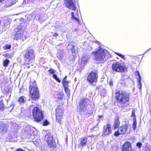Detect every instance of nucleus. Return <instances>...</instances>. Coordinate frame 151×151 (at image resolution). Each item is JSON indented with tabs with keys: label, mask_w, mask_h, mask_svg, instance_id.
<instances>
[{
	"label": "nucleus",
	"mask_w": 151,
	"mask_h": 151,
	"mask_svg": "<svg viewBox=\"0 0 151 151\" xmlns=\"http://www.w3.org/2000/svg\"><path fill=\"white\" fill-rule=\"evenodd\" d=\"M136 73H137V75H138L137 80L138 81V84L139 85L138 87L139 89H141L142 87L141 82V77L138 71H137L136 72Z\"/></svg>",
	"instance_id": "20"
},
{
	"label": "nucleus",
	"mask_w": 151,
	"mask_h": 151,
	"mask_svg": "<svg viewBox=\"0 0 151 151\" xmlns=\"http://www.w3.org/2000/svg\"><path fill=\"white\" fill-rule=\"evenodd\" d=\"M65 93L67 94V95H70V90L69 87H64Z\"/></svg>",
	"instance_id": "26"
},
{
	"label": "nucleus",
	"mask_w": 151,
	"mask_h": 151,
	"mask_svg": "<svg viewBox=\"0 0 151 151\" xmlns=\"http://www.w3.org/2000/svg\"><path fill=\"white\" fill-rule=\"evenodd\" d=\"M115 53L116 54H117V55H118L119 56H120L121 58H122V59H125V57L122 55L120 54H119V53H117L116 52H115Z\"/></svg>",
	"instance_id": "32"
},
{
	"label": "nucleus",
	"mask_w": 151,
	"mask_h": 151,
	"mask_svg": "<svg viewBox=\"0 0 151 151\" xmlns=\"http://www.w3.org/2000/svg\"><path fill=\"white\" fill-rule=\"evenodd\" d=\"M2 128V127H0V128Z\"/></svg>",
	"instance_id": "47"
},
{
	"label": "nucleus",
	"mask_w": 151,
	"mask_h": 151,
	"mask_svg": "<svg viewBox=\"0 0 151 151\" xmlns=\"http://www.w3.org/2000/svg\"><path fill=\"white\" fill-rule=\"evenodd\" d=\"M86 100H87L86 99H83L81 100L79 105L78 107V109L81 110L84 109L86 105L87 104Z\"/></svg>",
	"instance_id": "17"
},
{
	"label": "nucleus",
	"mask_w": 151,
	"mask_h": 151,
	"mask_svg": "<svg viewBox=\"0 0 151 151\" xmlns=\"http://www.w3.org/2000/svg\"><path fill=\"white\" fill-rule=\"evenodd\" d=\"M4 107L3 103L2 102H0V110H3Z\"/></svg>",
	"instance_id": "29"
},
{
	"label": "nucleus",
	"mask_w": 151,
	"mask_h": 151,
	"mask_svg": "<svg viewBox=\"0 0 151 151\" xmlns=\"http://www.w3.org/2000/svg\"><path fill=\"white\" fill-rule=\"evenodd\" d=\"M49 124V122L47 120H45L43 122V125L44 126H45Z\"/></svg>",
	"instance_id": "30"
},
{
	"label": "nucleus",
	"mask_w": 151,
	"mask_h": 151,
	"mask_svg": "<svg viewBox=\"0 0 151 151\" xmlns=\"http://www.w3.org/2000/svg\"><path fill=\"white\" fill-rule=\"evenodd\" d=\"M64 95L63 93L60 92H57L56 95V97L58 99H61L63 97Z\"/></svg>",
	"instance_id": "22"
},
{
	"label": "nucleus",
	"mask_w": 151,
	"mask_h": 151,
	"mask_svg": "<svg viewBox=\"0 0 151 151\" xmlns=\"http://www.w3.org/2000/svg\"><path fill=\"white\" fill-rule=\"evenodd\" d=\"M58 35L57 33H55L54 34H53V36H54V37H57L58 36Z\"/></svg>",
	"instance_id": "41"
},
{
	"label": "nucleus",
	"mask_w": 151,
	"mask_h": 151,
	"mask_svg": "<svg viewBox=\"0 0 151 151\" xmlns=\"http://www.w3.org/2000/svg\"><path fill=\"white\" fill-rule=\"evenodd\" d=\"M8 126L4 123H0V131H2L4 132L6 131L7 129Z\"/></svg>",
	"instance_id": "19"
},
{
	"label": "nucleus",
	"mask_w": 151,
	"mask_h": 151,
	"mask_svg": "<svg viewBox=\"0 0 151 151\" xmlns=\"http://www.w3.org/2000/svg\"><path fill=\"white\" fill-rule=\"evenodd\" d=\"M99 118H102V116H99Z\"/></svg>",
	"instance_id": "44"
},
{
	"label": "nucleus",
	"mask_w": 151,
	"mask_h": 151,
	"mask_svg": "<svg viewBox=\"0 0 151 151\" xmlns=\"http://www.w3.org/2000/svg\"><path fill=\"white\" fill-rule=\"evenodd\" d=\"M26 102V98L24 96H22L18 99V102L20 105L25 103Z\"/></svg>",
	"instance_id": "18"
},
{
	"label": "nucleus",
	"mask_w": 151,
	"mask_h": 151,
	"mask_svg": "<svg viewBox=\"0 0 151 151\" xmlns=\"http://www.w3.org/2000/svg\"><path fill=\"white\" fill-rule=\"evenodd\" d=\"M29 88L30 96L31 99L35 100L38 99L39 97V91L34 81L33 82L32 81L30 82Z\"/></svg>",
	"instance_id": "3"
},
{
	"label": "nucleus",
	"mask_w": 151,
	"mask_h": 151,
	"mask_svg": "<svg viewBox=\"0 0 151 151\" xmlns=\"http://www.w3.org/2000/svg\"><path fill=\"white\" fill-rule=\"evenodd\" d=\"M98 75L96 72H92L88 75L87 79L90 83H93L97 81Z\"/></svg>",
	"instance_id": "10"
},
{
	"label": "nucleus",
	"mask_w": 151,
	"mask_h": 151,
	"mask_svg": "<svg viewBox=\"0 0 151 151\" xmlns=\"http://www.w3.org/2000/svg\"><path fill=\"white\" fill-rule=\"evenodd\" d=\"M4 55L6 58H9L10 57L9 54L7 53H5Z\"/></svg>",
	"instance_id": "33"
},
{
	"label": "nucleus",
	"mask_w": 151,
	"mask_h": 151,
	"mask_svg": "<svg viewBox=\"0 0 151 151\" xmlns=\"http://www.w3.org/2000/svg\"><path fill=\"white\" fill-rule=\"evenodd\" d=\"M70 46V45H68V47H69Z\"/></svg>",
	"instance_id": "48"
},
{
	"label": "nucleus",
	"mask_w": 151,
	"mask_h": 151,
	"mask_svg": "<svg viewBox=\"0 0 151 151\" xmlns=\"http://www.w3.org/2000/svg\"><path fill=\"white\" fill-rule=\"evenodd\" d=\"M88 141V138L86 137H82L80 139V143L78 144V146L81 148L82 150L83 146H85Z\"/></svg>",
	"instance_id": "14"
},
{
	"label": "nucleus",
	"mask_w": 151,
	"mask_h": 151,
	"mask_svg": "<svg viewBox=\"0 0 151 151\" xmlns=\"http://www.w3.org/2000/svg\"><path fill=\"white\" fill-rule=\"evenodd\" d=\"M55 79L59 83L61 82L60 80L58 78L57 76Z\"/></svg>",
	"instance_id": "38"
},
{
	"label": "nucleus",
	"mask_w": 151,
	"mask_h": 151,
	"mask_svg": "<svg viewBox=\"0 0 151 151\" xmlns=\"http://www.w3.org/2000/svg\"><path fill=\"white\" fill-rule=\"evenodd\" d=\"M107 52L106 50L100 47L98 50L92 52L94 60L98 63L101 62L105 58Z\"/></svg>",
	"instance_id": "4"
},
{
	"label": "nucleus",
	"mask_w": 151,
	"mask_h": 151,
	"mask_svg": "<svg viewBox=\"0 0 151 151\" xmlns=\"http://www.w3.org/2000/svg\"><path fill=\"white\" fill-rule=\"evenodd\" d=\"M89 58L90 56L88 54L86 53L83 54L81 58V65L84 66L88 62Z\"/></svg>",
	"instance_id": "15"
},
{
	"label": "nucleus",
	"mask_w": 151,
	"mask_h": 151,
	"mask_svg": "<svg viewBox=\"0 0 151 151\" xmlns=\"http://www.w3.org/2000/svg\"><path fill=\"white\" fill-rule=\"evenodd\" d=\"M132 116H134V117H135V111L134 109H133L132 110Z\"/></svg>",
	"instance_id": "35"
},
{
	"label": "nucleus",
	"mask_w": 151,
	"mask_h": 151,
	"mask_svg": "<svg viewBox=\"0 0 151 151\" xmlns=\"http://www.w3.org/2000/svg\"><path fill=\"white\" fill-rule=\"evenodd\" d=\"M67 78V76H65V77L63 79V80L62 81H66Z\"/></svg>",
	"instance_id": "39"
},
{
	"label": "nucleus",
	"mask_w": 151,
	"mask_h": 151,
	"mask_svg": "<svg viewBox=\"0 0 151 151\" xmlns=\"http://www.w3.org/2000/svg\"><path fill=\"white\" fill-rule=\"evenodd\" d=\"M11 45H6L3 47V48L4 50H6L7 49H9L11 48Z\"/></svg>",
	"instance_id": "28"
},
{
	"label": "nucleus",
	"mask_w": 151,
	"mask_h": 151,
	"mask_svg": "<svg viewBox=\"0 0 151 151\" xmlns=\"http://www.w3.org/2000/svg\"><path fill=\"white\" fill-rule=\"evenodd\" d=\"M63 50H59L58 51L57 57L59 59H61L63 56Z\"/></svg>",
	"instance_id": "21"
},
{
	"label": "nucleus",
	"mask_w": 151,
	"mask_h": 151,
	"mask_svg": "<svg viewBox=\"0 0 151 151\" xmlns=\"http://www.w3.org/2000/svg\"><path fill=\"white\" fill-rule=\"evenodd\" d=\"M127 127L128 126L127 125L120 127L118 129L117 131L115 132L114 135L117 136L119 134H124L126 132Z\"/></svg>",
	"instance_id": "12"
},
{
	"label": "nucleus",
	"mask_w": 151,
	"mask_h": 151,
	"mask_svg": "<svg viewBox=\"0 0 151 151\" xmlns=\"http://www.w3.org/2000/svg\"><path fill=\"white\" fill-rule=\"evenodd\" d=\"M23 33V29L18 27L14 29V39L16 40H19L22 37Z\"/></svg>",
	"instance_id": "8"
},
{
	"label": "nucleus",
	"mask_w": 151,
	"mask_h": 151,
	"mask_svg": "<svg viewBox=\"0 0 151 151\" xmlns=\"http://www.w3.org/2000/svg\"><path fill=\"white\" fill-rule=\"evenodd\" d=\"M69 82H70L68 81H62V84L63 87H69L68 83Z\"/></svg>",
	"instance_id": "24"
},
{
	"label": "nucleus",
	"mask_w": 151,
	"mask_h": 151,
	"mask_svg": "<svg viewBox=\"0 0 151 151\" xmlns=\"http://www.w3.org/2000/svg\"><path fill=\"white\" fill-rule=\"evenodd\" d=\"M63 110L59 107L56 108V121L60 124H62L61 119L63 114Z\"/></svg>",
	"instance_id": "9"
},
{
	"label": "nucleus",
	"mask_w": 151,
	"mask_h": 151,
	"mask_svg": "<svg viewBox=\"0 0 151 151\" xmlns=\"http://www.w3.org/2000/svg\"><path fill=\"white\" fill-rule=\"evenodd\" d=\"M115 97L118 106L124 108L129 106V98L128 94L119 91L116 93Z\"/></svg>",
	"instance_id": "1"
},
{
	"label": "nucleus",
	"mask_w": 151,
	"mask_h": 151,
	"mask_svg": "<svg viewBox=\"0 0 151 151\" xmlns=\"http://www.w3.org/2000/svg\"><path fill=\"white\" fill-rule=\"evenodd\" d=\"M137 122L135 119H134L133 120V122L132 124V128L134 130L136 129V128Z\"/></svg>",
	"instance_id": "27"
},
{
	"label": "nucleus",
	"mask_w": 151,
	"mask_h": 151,
	"mask_svg": "<svg viewBox=\"0 0 151 151\" xmlns=\"http://www.w3.org/2000/svg\"><path fill=\"white\" fill-rule=\"evenodd\" d=\"M57 76V75L55 74H54L53 75V77L54 79H55Z\"/></svg>",
	"instance_id": "40"
},
{
	"label": "nucleus",
	"mask_w": 151,
	"mask_h": 151,
	"mask_svg": "<svg viewBox=\"0 0 151 151\" xmlns=\"http://www.w3.org/2000/svg\"><path fill=\"white\" fill-rule=\"evenodd\" d=\"M45 138L48 146L51 148H54L55 146L56 143L55 140H53L52 135L48 134L45 136Z\"/></svg>",
	"instance_id": "7"
},
{
	"label": "nucleus",
	"mask_w": 151,
	"mask_h": 151,
	"mask_svg": "<svg viewBox=\"0 0 151 151\" xmlns=\"http://www.w3.org/2000/svg\"><path fill=\"white\" fill-rule=\"evenodd\" d=\"M136 145L137 147H138L139 148H141L142 145V144L140 142H138L137 143Z\"/></svg>",
	"instance_id": "31"
},
{
	"label": "nucleus",
	"mask_w": 151,
	"mask_h": 151,
	"mask_svg": "<svg viewBox=\"0 0 151 151\" xmlns=\"http://www.w3.org/2000/svg\"><path fill=\"white\" fill-rule=\"evenodd\" d=\"M10 61L8 59H6L4 60L3 63V65L4 67H7Z\"/></svg>",
	"instance_id": "25"
},
{
	"label": "nucleus",
	"mask_w": 151,
	"mask_h": 151,
	"mask_svg": "<svg viewBox=\"0 0 151 151\" xmlns=\"http://www.w3.org/2000/svg\"><path fill=\"white\" fill-rule=\"evenodd\" d=\"M73 0H66L65 2L66 6L70 9L74 11V12H72L71 15V19L72 20H75L77 22H79L78 14V11H76V6L73 2Z\"/></svg>",
	"instance_id": "2"
},
{
	"label": "nucleus",
	"mask_w": 151,
	"mask_h": 151,
	"mask_svg": "<svg viewBox=\"0 0 151 151\" xmlns=\"http://www.w3.org/2000/svg\"><path fill=\"white\" fill-rule=\"evenodd\" d=\"M111 132V125L109 124H107L106 126L104 127V135H106L110 134Z\"/></svg>",
	"instance_id": "16"
},
{
	"label": "nucleus",
	"mask_w": 151,
	"mask_h": 151,
	"mask_svg": "<svg viewBox=\"0 0 151 151\" xmlns=\"http://www.w3.org/2000/svg\"><path fill=\"white\" fill-rule=\"evenodd\" d=\"M99 145H100V144H99V143L98 144H97V147H98V146H99Z\"/></svg>",
	"instance_id": "42"
},
{
	"label": "nucleus",
	"mask_w": 151,
	"mask_h": 151,
	"mask_svg": "<svg viewBox=\"0 0 151 151\" xmlns=\"http://www.w3.org/2000/svg\"><path fill=\"white\" fill-rule=\"evenodd\" d=\"M131 144L129 142H125L122 148V151H132Z\"/></svg>",
	"instance_id": "13"
},
{
	"label": "nucleus",
	"mask_w": 151,
	"mask_h": 151,
	"mask_svg": "<svg viewBox=\"0 0 151 151\" xmlns=\"http://www.w3.org/2000/svg\"><path fill=\"white\" fill-rule=\"evenodd\" d=\"M32 107V106H30V108H31Z\"/></svg>",
	"instance_id": "46"
},
{
	"label": "nucleus",
	"mask_w": 151,
	"mask_h": 151,
	"mask_svg": "<svg viewBox=\"0 0 151 151\" xmlns=\"http://www.w3.org/2000/svg\"><path fill=\"white\" fill-rule=\"evenodd\" d=\"M35 57L34 50L30 48H28L26 50L24 55L26 64L29 63L30 61L33 59Z\"/></svg>",
	"instance_id": "6"
},
{
	"label": "nucleus",
	"mask_w": 151,
	"mask_h": 151,
	"mask_svg": "<svg viewBox=\"0 0 151 151\" xmlns=\"http://www.w3.org/2000/svg\"><path fill=\"white\" fill-rule=\"evenodd\" d=\"M109 84L110 86H112L113 85V81L111 79V81L109 82Z\"/></svg>",
	"instance_id": "36"
},
{
	"label": "nucleus",
	"mask_w": 151,
	"mask_h": 151,
	"mask_svg": "<svg viewBox=\"0 0 151 151\" xmlns=\"http://www.w3.org/2000/svg\"><path fill=\"white\" fill-rule=\"evenodd\" d=\"M15 151H26L25 150H24L21 148H18Z\"/></svg>",
	"instance_id": "37"
},
{
	"label": "nucleus",
	"mask_w": 151,
	"mask_h": 151,
	"mask_svg": "<svg viewBox=\"0 0 151 151\" xmlns=\"http://www.w3.org/2000/svg\"><path fill=\"white\" fill-rule=\"evenodd\" d=\"M4 0H0V2L4 1Z\"/></svg>",
	"instance_id": "45"
},
{
	"label": "nucleus",
	"mask_w": 151,
	"mask_h": 151,
	"mask_svg": "<svg viewBox=\"0 0 151 151\" xmlns=\"http://www.w3.org/2000/svg\"><path fill=\"white\" fill-rule=\"evenodd\" d=\"M120 122L118 120V118L117 117V119H116L115 122H114V128H117L118 127L119 125Z\"/></svg>",
	"instance_id": "23"
},
{
	"label": "nucleus",
	"mask_w": 151,
	"mask_h": 151,
	"mask_svg": "<svg viewBox=\"0 0 151 151\" xmlns=\"http://www.w3.org/2000/svg\"><path fill=\"white\" fill-rule=\"evenodd\" d=\"M112 70H113V64H112Z\"/></svg>",
	"instance_id": "43"
},
{
	"label": "nucleus",
	"mask_w": 151,
	"mask_h": 151,
	"mask_svg": "<svg viewBox=\"0 0 151 151\" xmlns=\"http://www.w3.org/2000/svg\"><path fill=\"white\" fill-rule=\"evenodd\" d=\"M125 66L119 62H117L114 65V71L118 72H122L124 69Z\"/></svg>",
	"instance_id": "11"
},
{
	"label": "nucleus",
	"mask_w": 151,
	"mask_h": 151,
	"mask_svg": "<svg viewBox=\"0 0 151 151\" xmlns=\"http://www.w3.org/2000/svg\"><path fill=\"white\" fill-rule=\"evenodd\" d=\"M49 71V73L52 74H53L55 73V70L52 69H50Z\"/></svg>",
	"instance_id": "34"
},
{
	"label": "nucleus",
	"mask_w": 151,
	"mask_h": 151,
	"mask_svg": "<svg viewBox=\"0 0 151 151\" xmlns=\"http://www.w3.org/2000/svg\"><path fill=\"white\" fill-rule=\"evenodd\" d=\"M33 116L36 122L41 121L43 118V114L42 110L38 107H34L32 110Z\"/></svg>",
	"instance_id": "5"
}]
</instances>
